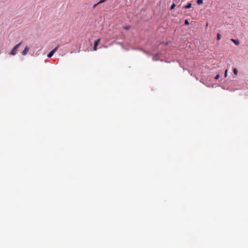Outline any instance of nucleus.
I'll list each match as a JSON object with an SVG mask.
<instances>
[{"instance_id":"1","label":"nucleus","mask_w":248,"mask_h":248,"mask_svg":"<svg viewBox=\"0 0 248 248\" xmlns=\"http://www.w3.org/2000/svg\"><path fill=\"white\" fill-rule=\"evenodd\" d=\"M22 42H19L18 44L16 45L10 52V54L12 55H15L17 52L18 48L21 46Z\"/></svg>"},{"instance_id":"2","label":"nucleus","mask_w":248,"mask_h":248,"mask_svg":"<svg viewBox=\"0 0 248 248\" xmlns=\"http://www.w3.org/2000/svg\"><path fill=\"white\" fill-rule=\"evenodd\" d=\"M60 46L58 45L55 48L53 49L51 51H50L47 54V56L48 58H51L52 57L54 53L57 50Z\"/></svg>"},{"instance_id":"3","label":"nucleus","mask_w":248,"mask_h":248,"mask_svg":"<svg viewBox=\"0 0 248 248\" xmlns=\"http://www.w3.org/2000/svg\"><path fill=\"white\" fill-rule=\"evenodd\" d=\"M100 41V39H98L94 42V45L93 47V50L96 51L97 50V46Z\"/></svg>"},{"instance_id":"4","label":"nucleus","mask_w":248,"mask_h":248,"mask_svg":"<svg viewBox=\"0 0 248 248\" xmlns=\"http://www.w3.org/2000/svg\"><path fill=\"white\" fill-rule=\"evenodd\" d=\"M29 47L27 46H26L25 47L24 50L21 52V55L23 56L26 55L27 54V53H28V52L29 51Z\"/></svg>"},{"instance_id":"5","label":"nucleus","mask_w":248,"mask_h":248,"mask_svg":"<svg viewBox=\"0 0 248 248\" xmlns=\"http://www.w3.org/2000/svg\"><path fill=\"white\" fill-rule=\"evenodd\" d=\"M231 40L236 46L239 45L240 44V42L238 39H231Z\"/></svg>"},{"instance_id":"6","label":"nucleus","mask_w":248,"mask_h":248,"mask_svg":"<svg viewBox=\"0 0 248 248\" xmlns=\"http://www.w3.org/2000/svg\"><path fill=\"white\" fill-rule=\"evenodd\" d=\"M192 6V4L191 3H188L187 5L183 7L185 9H189L191 8Z\"/></svg>"},{"instance_id":"7","label":"nucleus","mask_w":248,"mask_h":248,"mask_svg":"<svg viewBox=\"0 0 248 248\" xmlns=\"http://www.w3.org/2000/svg\"><path fill=\"white\" fill-rule=\"evenodd\" d=\"M159 55V53L155 54L154 55V57L153 58V61H157V60H158V59L155 58V57H157Z\"/></svg>"},{"instance_id":"8","label":"nucleus","mask_w":248,"mask_h":248,"mask_svg":"<svg viewBox=\"0 0 248 248\" xmlns=\"http://www.w3.org/2000/svg\"><path fill=\"white\" fill-rule=\"evenodd\" d=\"M175 6H176L175 4L174 3H173L171 4V5L170 6V10H173V9L175 8Z\"/></svg>"},{"instance_id":"9","label":"nucleus","mask_w":248,"mask_h":248,"mask_svg":"<svg viewBox=\"0 0 248 248\" xmlns=\"http://www.w3.org/2000/svg\"><path fill=\"white\" fill-rule=\"evenodd\" d=\"M233 73L235 75H237V74H238V70L236 68H234L233 69Z\"/></svg>"},{"instance_id":"10","label":"nucleus","mask_w":248,"mask_h":248,"mask_svg":"<svg viewBox=\"0 0 248 248\" xmlns=\"http://www.w3.org/2000/svg\"><path fill=\"white\" fill-rule=\"evenodd\" d=\"M197 3L198 5H201L203 3V0H197Z\"/></svg>"},{"instance_id":"11","label":"nucleus","mask_w":248,"mask_h":248,"mask_svg":"<svg viewBox=\"0 0 248 248\" xmlns=\"http://www.w3.org/2000/svg\"><path fill=\"white\" fill-rule=\"evenodd\" d=\"M130 28V26H124L123 28L125 30H128Z\"/></svg>"},{"instance_id":"12","label":"nucleus","mask_w":248,"mask_h":248,"mask_svg":"<svg viewBox=\"0 0 248 248\" xmlns=\"http://www.w3.org/2000/svg\"><path fill=\"white\" fill-rule=\"evenodd\" d=\"M221 35L220 33H217V39L218 40H220L221 39Z\"/></svg>"},{"instance_id":"13","label":"nucleus","mask_w":248,"mask_h":248,"mask_svg":"<svg viewBox=\"0 0 248 248\" xmlns=\"http://www.w3.org/2000/svg\"><path fill=\"white\" fill-rule=\"evenodd\" d=\"M189 24V22H188V20L186 19L185 20V25H188Z\"/></svg>"},{"instance_id":"14","label":"nucleus","mask_w":248,"mask_h":248,"mask_svg":"<svg viewBox=\"0 0 248 248\" xmlns=\"http://www.w3.org/2000/svg\"><path fill=\"white\" fill-rule=\"evenodd\" d=\"M220 78V75L219 74H217L216 77H215V79H219V78Z\"/></svg>"},{"instance_id":"15","label":"nucleus","mask_w":248,"mask_h":248,"mask_svg":"<svg viewBox=\"0 0 248 248\" xmlns=\"http://www.w3.org/2000/svg\"><path fill=\"white\" fill-rule=\"evenodd\" d=\"M107 0H99L98 2V3L99 4H101V3H102L104 2H105Z\"/></svg>"},{"instance_id":"16","label":"nucleus","mask_w":248,"mask_h":248,"mask_svg":"<svg viewBox=\"0 0 248 248\" xmlns=\"http://www.w3.org/2000/svg\"><path fill=\"white\" fill-rule=\"evenodd\" d=\"M227 72H228V69H226V70L225 71V74H224V77L225 78H226L227 77Z\"/></svg>"},{"instance_id":"17","label":"nucleus","mask_w":248,"mask_h":248,"mask_svg":"<svg viewBox=\"0 0 248 248\" xmlns=\"http://www.w3.org/2000/svg\"><path fill=\"white\" fill-rule=\"evenodd\" d=\"M98 4H99V3H98V2L95 4H94L93 7L94 8Z\"/></svg>"},{"instance_id":"18","label":"nucleus","mask_w":248,"mask_h":248,"mask_svg":"<svg viewBox=\"0 0 248 248\" xmlns=\"http://www.w3.org/2000/svg\"><path fill=\"white\" fill-rule=\"evenodd\" d=\"M127 0H125V1H127Z\"/></svg>"}]
</instances>
